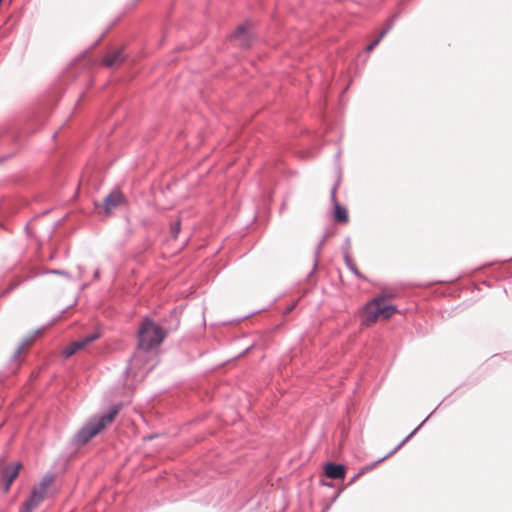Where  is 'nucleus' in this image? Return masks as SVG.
Masks as SVG:
<instances>
[{
  "mask_svg": "<svg viewBox=\"0 0 512 512\" xmlns=\"http://www.w3.org/2000/svg\"><path fill=\"white\" fill-rule=\"evenodd\" d=\"M166 336V332L153 321L146 319L138 331V352L131 358L126 373L135 376V370L143 366L142 353L158 347Z\"/></svg>",
  "mask_w": 512,
  "mask_h": 512,
  "instance_id": "1",
  "label": "nucleus"
},
{
  "mask_svg": "<svg viewBox=\"0 0 512 512\" xmlns=\"http://www.w3.org/2000/svg\"><path fill=\"white\" fill-rule=\"evenodd\" d=\"M120 406L114 405L109 411L102 415H96L90 418L87 423L76 433L75 442L77 444H86L91 438L96 436L108 424H110L119 413Z\"/></svg>",
  "mask_w": 512,
  "mask_h": 512,
  "instance_id": "2",
  "label": "nucleus"
},
{
  "mask_svg": "<svg viewBox=\"0 0 512 512\" xmlns=\"http://www.w3.org/2000/svg\"><path fill=\"white\" fill-rule=\"evenodd\" d=\"M386 297L393 296L379 295L366 304L362 315L363 325L370 326L379 319H389L397 311L396 306L385 304Z\"/></svg>",
  "mask_w": 512,
  "mask_h": 512,
  "instance_id": "3",
  "label": "nucleus"
},
{
  "mask_svg": "<svg viewBox=\"0 0 512 512\" xmlns=\"http://www.w3.org/2000/svg\"><path fill=\"white\" fill-rule=\"evenodd\" d=\"M53 482L54 476H44L40 483L33 487L29 499L22 505L20 512H32L36 509L51 494Z\"/></svg>",
  "mask_w": 512,
  "mask_h": 512,
  "instance_id": "4",
  "label": "nucleus"
},
{
  "mask_svg": "<svg viewBox=\"0 0 512 512\" xmlns=\"http://www.w3.org/2000/svg\"><path fill=\"white\" fill-rule=\"evenodd\" d=\"M99 336H100V334L98 332H93V333H90L89 335L83 337L82 339L74 341L67 348H65V350L63 351L64 356L66 358L72 356L77 351L83 349L89 343L98 339Z\"/></svg>",
  "mask_w": 512,
  "mask_h": 512,
  "instance_id": "5",
  "label": "nucleus"
},
{
  "mask_svg": "<svg viewBox=\"0 0 512 512\" xmlns=\"http://www.w3.org/2000/svg\"><path fill=\"white\" fill-rule=\"evenodd\" d=\"M21 468L20 463H14L11 465L6 466L2 470V481L5 485V491H8L10 489L11 484L13 481L17 478L19 471Z\"/></svg>",
  "mask_w": 512,
  "mask_h": 512,
  "instance_id": "6",
  "label": "nucleus"
},
{
  "mask_svg": "<svg viewBox=\"0 0 512 512\" xmlns=\"http://www.w3.org/2000/svg\"><path fill=\"white\" fill-rule=\"evenodd\" d=\"M124 202V196L119 190L112 191L109 195H107L104 199V209L105 213L109 215L113 209L118 207Z\"/></svg>",
  "mask_w": 512,
  "mask_h": 512,
  "instance_id": "7",
  "label": "nucleus"
},
{
  "mask_svg": "<svg viewBox=\"0 0 512 512\" xmlns=\"http://www.w3.org/2000/svg\"><path fill=\"white\" fill-rule=\"evenodd\" d=\"M325 475L334 480L344 479L345 467L341 464L328 463L325 466Z\"/></svg>",
  "mask_w": 512,
  "mask_h": 512,
  "instance_id": "8",
  "label": "nucleus"
},
{
  "mask_svg": "<svg viewBox=\"0 0 512 512\" xmlns=\"http://www.w3.org/2000/svg\"><path fill=\"white\" fill-rule=\"evenodd\" d=\"M336 189H337V187L334 186L331 190V200L334 203V209H335L334 217H335V220L338 222H346L348 220V213H347V210L345 207L339 205L336 202Z\"/></svg>",
  "mask_w": 512,
  "mask_h": 512,
  "instance_id": "9",
  "label": "nucleus"
},
{
  "mask_svg": "<svg viewBox=\"0 0 512 512\" xmlns=\"http://www.w3.org/2000/svg\"><path fill=\"white\" fill-rule=\"evenodd\" d=\"M232 38L238 41L239 45L242 47H248L250 45V34L246 25L238 26L233 33Z\"/></svg>",
  "mask_w": 512,
  "mask_h": 512,
  "instance_id": "10",
  "label": "nucleus"
},
{
  "mask_svg": "<svg viewBox=\"0 0 512 512\" xmlns=\"http://www.w3.org/2000/svg\"><path fill=\"white\" fill-rule=\"evenodd\" d=\"M124 59L123 51L122 50H116L110 54H108L104 60L103 63L107 67H112L114 65H117L121 63Z\"/></svg>",
  "mask_w": 512,
  "mask_h": 512,
  "instance_id": "11",
  "label": "nucleus"
},
{
  "mask_svg": "<svg viewBox=\"0 0 512 512\" xmlns=\"http://www.w3.org/2000/svg\"><path fill=\"white\" fill-rule=\"evenodd\" d=\"M392 26H393V20H391L390 22L387 23L386 27L382 30V32L379 34V36L371 44H369L367 46L366 50L372 51L379 44V42L382 40V38L391 30Z\"/></svg>",
  "mask_w": 512,
  "mask_h": 512,
  "instance_id": "12",
  "label": "nucleus"
},
{
  "mask_svg": "<svg viewBox=\"0 0 512 512\" xmlns=\"http://www.w3.org/2000/svg\"><path fill=\"white\" fill-rule=\"evenodd\" d=\"M427 419L428 417L417 428H415L404 440H402V442L390 454L394 453L401 446H403L419 430V428L425 423Z\"/></svg>",
  "mask_w": 512,
  "mask_h": 512,
  "instance_id": "13",
  "label": "nucleus"
},
{
  "mask_svg": "<svg viewBox=\"0 0 512 512\" xmlns=\"http://www.w3.org/2000/svg\"><path fill=\"white\" fill-rule=\"evenodd\" d=\"M45 273H51V274H57V275H63V276L69 277V274L64 270L50 269V270H46Z\"/></svg>",
  "mask_w": 512,
  "mask_h": 512,
  "instance_id": "14",
  "label": "nucleus"
},
{
  "mask_svg": "<svg viewBox=\"0 0 512 512\" xmlns=\"http://www.w3.org/2000/svg\"><path fill=\"white\" fill-rule=\"evenodd\" d=\"M29 345V341L23 342L14 353V358H18L22 350Z\"/></svg>",
  "mask_w": 512,
  "mask_h": 512,
  "instance_id": "15",
  "label": "nucleus"
},
{
  "mask_svg": "<svg viewBox=\"0 0 512 512\" xmlns=\"http://www.w3.org/2000/svg\"><path fill=\"white\" fill-rule=\"evenodd\" d=\"M180 231V222H176L175 224H173L171 226V233L174 237H176L178 235Z\"/></svg>",
  "mask_w": 512,
  "mask_h": 512,
  "instance_id": "16",
  "label": "nucleus"
},
{
  "mask_svg": "<svg viewBox=\"0 0 512 512\" xmlns=\"http://www.w3.org/2000/svg\"><path fill=\"white\" fill-rule=\"evenodd\" d=\"M324 244V239L321 240L317 246V249H316V258L318 259L319 258V255H320V251L322 249V246Z\"/></svg>",
  "mask_w": 512,
  "mask_h": 512,
  "instance_id": "17",
  "label": "nucleus"
},
{
  "mask_svg": "<svg viewBox=\"0 0 512 512\" xmlns=\"http://www.w3.org/2000/svg\"><path fill=\"white\" fill-rule=\"evenodd\" d=\"M348 266H349V268L351 269V271H353L355 274H357V273H358V272H357V270H356V268H355L354 266H352V265H350V264H348Z\"/></svg>",
  "mask_w": 512,
  "mask_h": 512,
  "instance_id": "18",
  "label": "nucleus"
},
{
  "mask_svg": "<svg viewBox=\"0 0 512 512\" xmlns=\"http://www.w3.org/2000/svg\"><path fill=\"white\" fill-rule=\"evenodd\" d=\"M348 266H349V268L351 269V271H353L355 274H357V273H358V272H357V270H356V268H355L354 266H352V265H350V264H348Z\"/></svg>",
  "mask_w": 512,
  "mask_h": 512,
  "instance_id": "19",
  "label": "nucleus"
},
{
  "mask_svg": "<svg viewBox=\"0 0 512 512\" xmlns=\"http://www.w3.org/2000/svg\"><path fill=\"white\" fill-rule=\"evenodd\" d=\"M99 277V270H96L95 273H94V278H98Z\"/></svg>",
  "mask_w": 512,
  "mask_h": 512,
  "instance_id": "20",
  "label": "nucleus"
}]
</instances>
